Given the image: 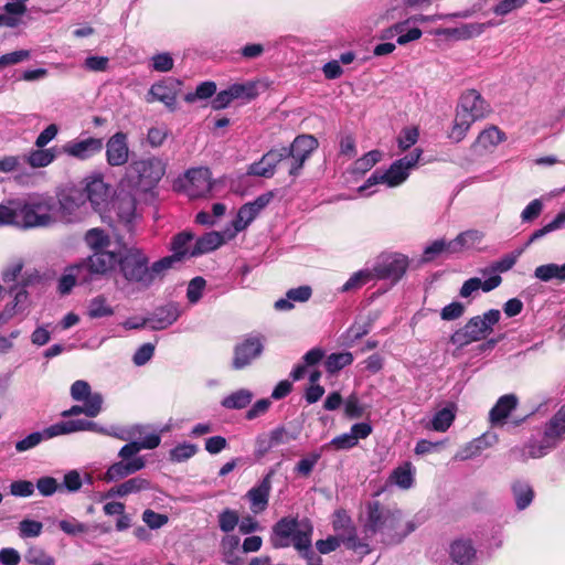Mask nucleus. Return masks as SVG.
Wrapping results in <instances>:
<instances>
[{
    "mask_svg": "<svg viewBox=\"0 0 565 565\" xmlns=\"http://www.w3.org/2000/svg\"><path fill=\"white\" fill-rule=\"evenodd\" d=\"M161 443V436L158 433L145 434L143 438L140 440H131L124 445L119 452L118 457L120 459H126L131 456H137L139 451L142 449L152 450L157 448Z\"/></svg>",
    "mask_w": 565,
    "mask_h": 565,
    "instance_id": "cd10ccee",
    "label": "nucleus"
},
{
    "mask_svg": "<svg viewBox=\"0 0 565 565\" xmlns=\"http://www.w3.org/2000/svg\"><path fill=\"white\" fill-rule=\"evenodd\" d=\"M519 398L515 394H505L498 398L489 412V423L492 427H503L510 415L516 409Z\"/></svg>",
    "mask_w": 565,
    "mask_h": 565,
    "instance_id": "412c9836",
    "label": "nucleus"
},
{
    "mask_svg": "<svg viewBox=\"0 0 565 565\" xmlns=\"http://www.w3.org/2000/svg\"><path fill=\"white\" fill-rule=\"evenodd\" d=\"M312 525L308 520L300 521V525L291 537V544L306 558L307 564L312 563L313 558H321L311 548Z\"/></svg>",
    "mask_w": 565,
    "mask_h": 565,
    "instance_id": "5701e85b",
    "label": "nucleus"
},
{
    "mask_svg": "<svg viewBox=\"0 0 565 565\" xmlns=\"http://www.w3.org/2000/svg\"><path fill=\"white\" fill-rule=\"evenodd\" d=\"M106 161L111 167H121L128 162L129 147L127 135L118 131L106 142Z\"/></svg>",
    "mask_w": 565,
    "mask_h": 565,
    "instance_id": "a211bd4d",
    "label": "nucleus"
},
{
    "mask_svg": "<svg viewBox=\"0 0 565 565\" xmlns=\"http://www.w3.org/2000/svg\"><path fill=\"white\" fill-rule=\"evenodd\" d=\"M181 84V81L172 77L153 83L148 92L147 102H160L170 111H175Z\"/></svg>",
    "mask_w": 565,
    "mask_h": 565,
    "instance_id": "f8f14e48",
    "label": "nucleus"
},
{
    "mask_svg": "<svg viewBox=\"0 0 565 565\" xmlns=\"http://www.w3.org/2000/svg\"><path fill=\"white\" fill-rule=\"evenodd\" d=\"M51 431H53L52 425L44 428L42 431H33L29 434L26 437L15 443V450L18 452H24L36 447L43 440L54 438L55 434H51Z\"/></svg>",
    "mask_w": 565,
    "mask_h": 565,
    "instance_id": "58836bf2",
    "label": "nucleus"
},
{
    "mask_svg": "<svg viewBox=\"0 0 565 565\" xmlns=\"http://www.w3.org/2000/svg\"><path fill=\"white\" fill-rule=\"evenodd\" d=\"M87 315L92 319L110 317L114 315V309L108 305L105 296L98 295L89 300Z\"/></svg>",
    "mask_w": 565,
    "mask_h": 565,
    "instance_id": "3c124183",
    "label": "nucleus"
},
{
    "mask_svg": "<svg viewBox=\"0 0 565 565\" xmlns=\"http://www.w3.org/2000/svg\"><path fill=\"white\" fill-rule=\"evenodd\" d=\"M534 277L544 282L553 279L565 281V263L563 265L551 263L537 266L534 270Z\"/></svg>",
    "mask_w": 565,
    "mask_h": 565,
    "instance_id": "37998d69",
    "label": "nucleus"
},
{
    "mask_svg": "<svg viewBox=\"0 0 565 565\" xmlns=\"http://www.w3.org/2000/svg\"><path fill=\"white\" fill-rule=\"evenodd\" d=\"M77 281L83 285L90 282L79 262L64 269V273L57 281V291L61 295H68Z\"/></svg>",
    "mask_w": 565,
    "mask_h": 565,
    "instance_id": "393cba45",
    "label": "nucleus"
},
{
    "mask_svg": "<svg viewBox=\"0 0 565 565\" xmlns=\"http://www.w3.org/2000/svg\"><path fill=\"white\" fill-rule=\"evenodd\" d=\"M179 262L181 260L178 259L175 256L169 255L149 265L151 286L157 279H162L166 276L167 271L171 269L175 263Z\"/></svg>",
    "mask_w": 565,
    "mask_h": 565,
    "instance_id": "864d4df0",
    "label": "nucleus"
},
{
    "mask_svg": "<svg viewBox=\"0 0 565 565\" xmlns=\"http://www.w3.org/2000/svg\"><path fill=\"white\" fill-rule=\"evenodd\" d=\"M71 397L75 402L88 403L93 397L99 398V406L103 407L104 397L99 392H92V387L87 381L77 380L71 385Z\"/></svg>",
    "mask_w": 565,
    "mask_h": 565,
    "instance_id": "e433bc0d",
    "label": "nucleus"
},
{
    "mask_svg": "<svg viewBox=\"0 0 565 565\" xmlns=\"http://www.w3.org/2000/svg\"><path fill=\"white\" fill-rule=\"evenodd\" d=\"M84 189L81 190L85 195V201H89L95 211H99L108 201L110 188L105 183L100 174L89 175L84 179Z\"/></svg>",
    "mask_w": 565,
    "mask_h": 565,
    "instance_id": "2eb2a0df",
    "label": "nucleus"
},
{
    "mask_svg": "<svg viewBox=\"0 0 565 565\" xmlns=\"http://www.w3.org/2000/svg\"><path fill=\"white\" fill-rule=\"evenodd\" d=\"M151 483L148 479L141 477L130 478L120 484L113 487L108 491V497H126L131 493H139L145 490H149Z\"/></svg>",
    "mask_w": 565,
    "mask_h": 565,
    "instance_id": "f704fd0d",
    "label": "nucleus"
},
{
    "mask_svg": "<svg viewBox=\"0 0 565 565\" xmlns=\"http://www.w3.org/2000/svg\"><path fill=\"white\" fill-rule=\"evenodd\" d=\"M501 312L498 309H490L482 316L470 318L467 323L456 330L450 342L458 348H463L472 342L486 339L493 331V327L499 322Z\"/></svg>",
    "mask_w": 565,
    "mask_h": 565,
    "instance_id": "423d86ee",
    "label": "nucleus"
},
{
    "mask_svg": "<svg viewBox=\"0 0 565 565\" xmlns=\"http://www.w3.org/2000/svg\"><path fill=\"white\" fill-rule=\"evenodd\" d=\"M224 236L218 232H207L199 237L190 250V256L196 257L203 254H207L221 247L224 244Z\"/></svg>",
    "mask_w": 565,
    "mask_h": 565,
    "instance_id": "473e14b6",
    "label": "nucleus"
},
{
    "mask_svg": "<svg viewBox=\"0 0 565 565\" xmlns=\"http://www.w3.org/2000/svg\"><path fill=\"white\" fill-rule=\"evenodd\" d=\"M151 68L159 73L170 72L174 66V60L169 52L157 53L150 58Z\"/></svg>",
    "mask_w": 565,
    "mask_h": 565,
    "instance_id": "774afa93",
    "label": "nucleus"
},
{
    "mask_svg": "<svg viewBox=\"0 0 565 565\" xmlns=\"http://www.w3.org/2000/svg\"><path fill=\"white\" fill-rule=\"evenodd\" d=\"M505 140V134L500 130L497 126H490L482 130L476 142L475 147H481L486 150L498 146L500 142Z\"/></svg>",
    "mask_w": 565,
    "mask_h": 565,
    "instance_id": "ea45409f",
    "label": "nucleus"
},
{
    "mask_svg": "<svg viewBox=\"0 0 565 565\" xmlns=\"http://www.w3.org/2000/svg\"><path fill=\"white\" fill-rule=\"evenodd\" d=\"M84 242L95 253L109 247L110 237L104 230L95 227L86 232Z\"/></svg>",
    "mask_w": 565,
    "mask_h": 565,
    "instance_id": "49530a36",
    "label": "nucleus"
},
{
    "mask_svg": "<svg viewBox=\"0 0 565 565\" xmlns=\"http://www.w3.org/2000/svg\"><path fill=\"white\" fill-rule=\"evenodd\" d=\"M86 203L84 193L78 189L63 192L56 200V206L66 222L79 220L81 209Z\"/></svg>",
    "mask_w": 565,
    "mask_h": 565,
    "instance_id": "dca6fc26",
    "label": "nucleus"
},
{
    "mask_svg": "<svg viewBox=\"0 0 565 565\" xmlns=\"http://www.w3.org/2000/svg\"><path fill=\"white\" fill-rule=\"evenodd\" d=\"M118 216L127 232H132L135 214L134 200H121L118 207Z\"/></svg>",
    "mask_w": 565,
    "mask_h": 565,
    "instance_id": "680f3d73",
    "label": "nucleus"
},
{
    "mask_svg": "<svg viewBox=\"0 0 565 565\" xmlns=\"http://www.w3.org/2000/svg\"><path fill=\"white\" fill-rule=\"evenodd\" d=\"M118 273L128 285L138 290L151 287L149 257L141 248L125 247L119 252Z\"/></svg>",
    "mask_w": 565,
    "mask_h": 565,
    "instance_id": "20e7f679",
    "label": "nucleus"
},
{
    "mask_svg": "<svg viewBox=\"0 0 565 565\" xmlns=\"http://www.w3.org/2000/svg\"><path fill=\"white\" fill-rule=\"evenodd\" d=\"M511 492L519 511L529 508L535 495L530 482L523 479H516L511 483Z\"/></svg>",
    "mask_w": 565,
    "mask_h": 565,
    "instance_id": "7c9ffc66",
    "label": "nucleus"
},
{
    "mask_svg": "<svg viewBox=\"0 0 565 565\" xmlns=\"http://www.w3.org/2000/svg\"><path fill=\"white\" fill-rule=\"evenodd\" d=\"M450 556L457 565H477V550L468 539H459L450 545Z\"/></svg>",
    "mask_w": 565,
    "mask_h": 565,
    "instance_id": "a878e982",
    "label": "nucleus"
},
{
    "mask_svg": "<svg viewBox=\"0 0 565 565\" xmlns=\"http://www.w3.org/2000/svg\"><path fill=\"white\" fill-rule=\"evenodd\" d=\"M420 156L422 150L414 149L405 157L395 160L387 170L376 169L359 188V192L364 193L376 184H385L388 188H396L403 184L409 177L411 171L417 166Z\"/></svg>",
    "mask_w": 565,
    "mask_h": 565,
    "instance_id": "39448f33",
    "label": "nucleus"
},
{
    "mask_svg": "<svg viewBox=\"0 0 565 565\" xmlns=\"http://www.w3.org/2000/svg\"><path fill=\"white\" fill-rule=\"evenodd\" d=\"M192 239L193 234L191 232H181L174 235L170 244V249L172 252L171 255L175 256L180 260H182L188 254L190 255L188 245Z\"/></svg>",
    "mask_w": 565,
    "mask_h": 565,
    "instance_id": "5fc2aeb1",
    "label": "nucleus"
},
{
    "mask_svg": "<svg viewBox=\"0 0 565 565\" xmlns=\"http://www.w3.org/2000/svg\"><path fill=\"white\" fill-rule=\"evenodd\" d=\"M103 411V407L99 406V398L93 397L88 403H84L83 405H73L68 409H65L61 413L63 418H70L74 416H78L84 414L89 418H94L98 416Z\"/></svg>",
    "mask_w": 565,
    "mask_h": 565,
    "instance_id": "4c0bfd02",
    "label": "nucleus"
},
{
    "mask_svg": "<svg viewBox=\"0 0 565 565\" xmlns=\"http://www.w3.org/2000/svg\"><path fill=\"white\" fill-rule=\"evenodd\" d=\"M319 147L318 139L308 134L297 136L288 145L273 147L263 157L252 163L248 174L262 178H271L277 170H285L292 179L298 178L306 161Z\"/></svg>",
    "mask_w": 565,
    "mask_h": 565,
    "instance_id": "f03ea898",
    "label": "nucleus"
},
{
    "mask_svg": "<svg viewBox=\"0 0 565 565\" xmlns=\"http://www.w3.org/2000/svg\"><path fill=\"white\" fill-rule=\"evenodd\" d=\"M300 522L295 518H282L273 526L271 544L276 548H284L291 545V537Z\"/></svg>",
    "mask_w": 565,
    "mask_h": 565,
    "instance_id": "b1692460",
    "label": "nucleus"
},
{
    "mask_svg": "<svg viewBox=\"0 0 565 565\" xmlns=\"http://www.w3.org/2000/svg\"><path fill=\"white\" fill-rule=\"evenodd\" d=\"M321 458V452L319 451H313V452H310L308 456H306L305 458L300 459L297 465L295 466V472L301 477H308L315 466L318 463V461L320 460Z\"/></svg>",
    "mask_w": 565,
    "mask_h": 565,
    "instance_id": "338daca9",
    "label": "nucleus"
},
{
    "mask_svg": "<svg viewBox=\"0 0 565 565\" xmlns=\"http://www.w3.org/2000/svg\"><path fill=\"white\" fill-rule=\"evenodd\" d=\"M409 265L408 257L401 253L384 254L374 264V278L397 282L405 275Z\"/></svg>",
    "mask_w": 565,
    "mask_h": 565,
    "instance_id": "1a4fd4ad",
    "label": "nucleus"
},
{
    "mask_svg": "<svg viewBox=\"0 0 565 565\" xmlns=\"http://www.w3.org/2000/svg\"><path fill=\"white\" fill-rule=\"evenodd\" d=\"M266 337L259 332H250L242 337L234 347L232 367L243 370L259 359L264 352Z\"/></svg>",
    "mask_w": 565,
    "mask_h": 565,
    "instance_id": "0eeeda50",
    "label": "nucleus"
},
{
    "mask_svg": "<svg viewBox=\"0 0 565 565\" xmlns=\"http://www.w3.org/2000/svg\"><path fill=\"white\" fill-rule=\"evenodd\" d=\"M216 84L212 81L202 82L199 84L194 92L188 93L184 96L186 103H194L196 99H207L215 95Z\"/></svg>",
    "mask_w": 565,
    "mask_h": 565,
    "instance_id": "e2e57ef3",
    "label": "nucleus"
},
{
    "mask_svg": "<svg viewBox=\"0 0 565 565\" xmlns=\"http://www.w3.org/2000/svg\"><path fill=\"white\" fill-rule=\"evenodd\" d=\"M15 205L17 226L22 228L47 227L54 223L56 200L49 194H34Z\"/></svg>",
    "mask_w": 565,
    "mask_h": 565,
    "instance_id": "7ed1b4c3",
    "label": "nucleus"
},
{
    "mask_svg": "<svg viewBox=\"0 0 565 565\" xmlns=\"http://www.w3.org/2000/svg\"><path fill=\"white\" fill-rule=\"evenodd\" d=\"M57 156L56 148H38L23 156L24 163L32 168H45L51 164Z\"/></svg>",
    "mask_w": 565,
    "mask_h": 565,
    "instance_id": "c9c22d12",
    "label": "nucleus"
},
{
    "mask_svg": "<svg viewBox=\"0 0 565 565\" xmlns=\"http://www.w3.org/2000/svg\"><path fill=\"white\" fill-rule=\"evenodd\" d=\"M455 417L456 405L451 403L434 415L430 426L434 430L444 433L452 425Z\"/></svg>",
    "mask_w": 565,
    "mask_h": 565,
    "instance_id": "a18cd8bd",
    "label": "nucleus"
},
{
    "mask_svg": "<svg viewBox=\"0 0 565 565\" xmlns=\"http://www.w3.org/2000/svg\"><path fill=\"white\" fill-rule=\"evenodd\" d=\"M359 522L364 537L360 540L355 534H350L343 543L361 556L371 552L366 540L377 536L379 542L384 545H397L418 527V523L414 520L403 523V512L399 509L391 508L377 500L365 503Z\"/></svg>",
    "mask_w": 565,
    "mask_h": 565,
    "instance_id": "f257e3e1",
    "label": "nucleus"
},
{
    "mask_svg": "<svg viewBox=\"0 0 565 565\" xmlns=\"http://www.w3.org/2000/svg\"><path fill=\"white\" fill-rule=\"evenodd\" d=\"M383 153L380 150H371L356 159L352 167L351 173L354 175H363L370 171L377 162L382 160Z\"/></svg>",
    "mask_w": 565,
    "mask_h": 565,
    "instance_id": "a19ab883",
    "label": "nucleus"
},
{
    "mask_svg": "<svg viewBox=\"0 0 565 565\" xmlns=\"http://www.w3.org/2000/svg\"><path fill=\"white\" fill-rule=\"evenodd\" d=\"M502 278L500 275H492L488 277L484 281H482L478 277H472L462 284L459 295L462 298H468L471 297L479 289H482V291L484 292H489L499 287Z\"/></svg>",
    "mask_w": 565,
    "mask_h": 565,
    "instance_id": "c85d7f7f",
    "label": "nucleus"
},
{
    "mask_svg": "<svg viewBox=\"0 0 565 565\" xmlns=\"http://www.w3.org/2000/svg\"><path fill=\"white\" fill-rule=\"evenodd\" d=\"M354 361L353 354L349 351L331 353L324 360V369L330 375L337 374L342 369L351 365Z\"/></svg>",
    "mask_w": 565,
    "mask_h": 565,
    "instance_id": "79ce46f5",
    "label": "nucleus"
},
{
    "mask_svg": "<svg viewBox=\"0 0 565 565\" xmlns=\"http://www.w3.org/2000/svg\"><path fill=\"white\" fill-rule=\"evenodd\" d=\"M53 431L51 434H55V437L62 435H70L77 431H93L100 435L109 436L110 430L100 426L99 424L88 420V419H70L62 420L52 425Z\"/></svg>",
    "mask_w": 565,
    "mask_h": 565,
    "instance_id": "6ab92c4d",
    "label": "nucleus"
},
{
    "mask_svg": "<svg viewBox=\"0 0 565 565\" xmlns=\"http://www.w3.org/2000/svg\"><path fill=\"white\" fill-rule=\"evenodd\" d=\"M373 279L374 273L372 269L365 268L358 270L339 288V292L345 294L358 290Z\"/></svg>",
    "mask_w": 565,
    "mask_h": 565,
    "instance_id": "c03bdc74",
    "label": "nucleus"
},
{
    "mask_svg": "<svg viewBox=\"0 0 565 565\" xmlns=\"http://www.w3.org/2000/svg\"><path fill=\"white\" fill-rule=\"evenodd\" d=\"M164 168L158 159H146L135 161L129 167V177L135 181V185L142 191L153 188L163 177Z\"/></svg>",
    "mask_w": 565,
    "mask_h": 565,
    "instance_id": "6e6552de",
    "label": "nucleus"
},
{
    "mask_svg": "<svg viewBox=\"0 0 565 565\" xmlns=\"http://www.w3.org/2000/svg\"><path fill=\"white\" fill-rule=\"evenodd\" d=\"M543 436L556 448L565 439V404L545 423Z\"/></svg>",
    "mask_w": 565,
    "mask_h": 565,
    "instance_id": "bb28decb",
    "label": "nucleus"
},
{
    "mask_svg": "<svg viewBox=\"0 0 565 565\" xmlns=\"http://www.w3.org/2000/svg\"><path fill=\"white\" fill-rule=\"evenodd\" d=\"M233 99H242L250 102L258 95L257 86L255 82L248 81L245 83H234L228 86Z\"/></svg>",
    "mask_w": 565,
    "mask_h": 565,
    "instance_id": "603ef678",
    "label": "nucleus"
},
{
    "mask_svg": "<svg viewBox=\"0 0 565 565\" xmlns=\"http://www.w3.org/2000/svg\"><path fill=\"white\" fill-rule=\"evenodd\" d=\"M521 255V250L512 252L510 254L504 255L497 262H493L490 266L486 267L481 270L483 276H492L499 275V273H505L510 270L516 263L519 256Z\"/></svg>",
    "mask_w": 565,
    "mask_h": 565,
    "instance_id": "de8ad7c7",
    "label": "nucleus"
},
{
    "mask_svg": "<svg viewBox=\"0 0 565 565\" xmlns=\"http://www.w3.org/2000/svg\"><path fill=\"white\" fill-rule=\"evenodd\" d=\"M434 0H391L386 10V18L396 19L401 17L402 10L411 7H424L428 6Z\"/></svg>",
    "mask_w": 565,
    "mask_h": 565,
    "instance_id": "6e6d98bb",
    "label": "nucleus"
},
{
    "mask_svg": "<svg viewBox=\"0 0 565 565\" xmlns=\"http://www.w3.org/2000/svg\"><path fill=\"white\" fill-rule=\"evenodd\" d=\"M524 446L532 459L542 458L555 448L544 436L540 440L532 438Z\"/></svg>",
    "mask_w": 565,
    "mask_h": 565,
    "instance_id": "bf43d9fd",
    "label": "nucleus"
},
{
    "mask_svg": "<svg viewBox=\"0 0 565 565\" xmlns=\"http://www.w3.org/2000/svg\"><path fill=\"white\" fill-rule=\"evenodd\" d=\"M146 467V461L141 456H131L121 459L108 467L105 473L107 482L118 481L128 476H131Z\"/></svg>",
    "mask_w": 565,
    "mask_h": 565,
    "instance_id": "aec40b11",
    "label": "nucleus"
},
{
    "mask_svg": "<svg viewBox=\"0 0 565 565\" xmlns=\"http://www.w3.org/2000/svg\"><path fill=\"white\" fill-rule=\"evenodd\" d=\"M185 179V192L191 199L205 198L211 194L214 182L209 168H192L186 171Z\"/></svg>",
    "mask_w": 565,
    "mask_h": 565,
    "instance_id": "4468645a",
    "label": "nucleus"
},
{
    "mask_svg": "<svg viewBox=\"0 0 565 565\" xmlns=\"http://www.w3.org/2000/svg\"><path fill=\"white\" fill-rule=\"evenodd\" d=\"M491 111L488 102L476 89H468L461 94L457 113L469 121H476L484 118Z\"/></svg>",
    "mask_w": 565,
    "mask_h": 565,
    "instance_id": "9b49d317",
    "label": "nucleus"
},
{
    "mask_svg": "<svg viewBox=\"0 0 565 565\" xmlns=\"http://www.w3.org/2000/svg\"><path fill=\"white\" fill-rule=\"evenodd\" d=\"M79 263L92 282L96 277L105 276L115 268H118L119 253L104 249L93 253V255L82 259Z\"/></svg>",
    "mask_w": 565,
    "mask_h": 565,
    "instance_id": "9d476101",
    "label": "nucleus"
},
{
    "mask_svg": "<svg viewBox=\"0 0 565 565\" xmlns=\"http://www.w3.org/2000/svg\"><path fill=\"white\" fill-rule=\"evenodd\" d=\"M258 214L259 213L256 212L248 202L243 204L233 221V227L236 232L244 231L258 216Z\"/></svg>",
    "mask_w": 565,
    "mask_h": 565,
    "instance_id": "13d9d810",
    "label": "nucleus"
},
{
    "mask_svg": "<svg viewBox=\"0 0 565 565\" xmlns=\"http://www.w3.org/2000/svg\"><path fill=\"white\" fill-rule=\"evenodd\" d=\"M390 482L402 489H409L414 482L412 463L405 462L403 466L395 468L390 476Z\"/></svg>",
    "mask_w": 565,
    "mask_h": 565,
    "instance_id": "09e8293b",
    "label": "nucleus"
},
{
    "mask_svg": "<svg viewBox=\"0 0 565 565\" xmlns=\"http://www.w3.org/2000/svg\"><path fill=\"white\" fill-rule=\"evenodd\" d=\"M182 309L178 302L170 301L163 306L157 307L147 316L149 328L151 330H164L172 326L181 316Z\"/></svg>",
    "mask_w": 565,
    "mask_h": 565,
    "instance_id": "f3484780",
    "label": "nucleus"
},
{
    "mask_svg": "<svg viewBox=\"0 0 565 565\" xmlns=\"http://www.w3.org/2000/svg\"><path fill=\"white\" fill-rule=\"evenodd\" d=\"M274 475L275 470L270 469L264 478L246 493L254 512H260L267 508Z\"/></svg>",
    "mask_w": 565,
    "mask_h": 565,
    "instance_id": "4be33fe9",
    "label": "nucleus"
},
{
    "mask_svg": "<svg viewBox=\"0 0 565 565\" xmlns=\"http://www.w3.org/2000/svg\"><path fill=\"white\" fill-rule=\"evenodd\" d=\"M274 448L286 445L298 438L297 434L290 433L284 425H279L267 433Z\"/></svg>",
    "mask_w": 565,
    "mask_h": 565,
    "instance_id": "0e129e2a",
    "label": "nucleus"
},
{
    "mask_svg": "<svg viewBox=\"0 0 565 565\" xmlns=\"http://www.w3.org/2000/svg\"><path fill=\"white\" fill-rule=\"evenodd\" d=\"M472 124L473 121H469V119L456 113V118L449 132V138L455 142L461 141L466 137Z\"/></svg>",
    "mask_w": 565,
    "mask_h": 565,
    "instance_id": "69168bd1",
    "label": "nucleus"
},
{
    "mask_svg": "<svg viewBox=\"0 0 565 565\" xmlns=\"http://www.w3.org/2000/svg\"><path fill=\"white\" fill-rule=\"evenodd\" d=\"M198 452V446L191 443H182L169 451V459L172 462H184Z\"/></svg>",
    "mask_w": 565,
    "mask_h": 565,
    "instance_id": "052dcab7",
    "label": "nucleus"
},
{
    "mask_svg": "<svg viewBox=\"0 0 565 565\" xmlns=\"http://www.w3.org/2000/svg\"><path fill=\"white\" fill-rule=\"evenodd\" d=\"M484 234L478 230H468L460 233L456 238L448 242V253H459L465 249H470L477 244L481 243Z\"/></svg>",
    "mask_w": 565,
    "mask_h": 565,
    "instance_id": "2f4dec72",
    "label": "nucleus"
},
{
    "mask_svg": "<svg viewBox=\"0 0 565 565\" xmlns=\"http://www.w3.org/2000/svg\"><path fill=\"white\" fill-rule=\"evenodd\" d=\"M312 289L308 285L291 288L286 292L285 298L275 301V309L278 311H289L294 308V302H306L311 298Z\"/></svg>",
    "mask_w": 565,
    "mask_h": 565,
    "instance_id": "c756f323",
    "label": "nucleus"
},
{
    "mask_svg": "<svg viewBox=\"0 0 565 565\" xmlns=\"http://www.w3.org/2000/svg\"><path fill=\"white\" fill-rule=\"evenodd\" d=\"M253 398V393L246 388H241L224 397L221 405L227 409L245 408Z\"/></svg>",
    "mask_w": 565,
    "mask_h": 565,
    "instance_id": "8fccbe9b",
    "label": "nucleus"
},
{
    "mask_svg": "<svg viewBox=\"0 0 565 565\" xmlns=\"http://www.w3.org/2000/svg\"><path fill=\"white\" fill-rule=\"evenodd\" d=\"M499 23L489 21L487 23H465L457 28L446 29L445 34L450 35L457 40H468L475 36H479L484 32L488 26H495Z\"/></svg>",
    "mask_w": 565,
    "mask_h": 565,
    "instance_id": "72a5a7b5",
    "label": "nucleus"
},
{
    "mask_svg": "<svg viewBox=\"0 0 565 565\" xmlns=\"http://www.w3.org/2000/svg\"><path fill=\"white\" fill-rule=\"evenodd\" d=\"M565 226V210L561 211L553 221H551L548 224L544 225L543 227L535 230L529 237L526 245H530L540 238L544 237L548 233H552L556 230H559Z\"/></svg>",
    "mask_w": 565,
    "mask_h": 565,
    "instance_id": "4d7b16f0",
    "label": "nucleus"
},
{
    "mask_svg": "<svg viewBox=\"0 0 565 565\" xmlns=\"http://www.w3.org/2000/svg\"><path fill=\"white\" fill-rule=\"evenodd\" d=\"M103 148V138L86 137L67 141L62 146L61 152L79 161H85L99 154Z\"/></svg>",
    "mask_w": 565,
    "mask_h": 565,
    "instance_id": "ddd939ff",
    "label": "nucleus"
}]
</instances>
